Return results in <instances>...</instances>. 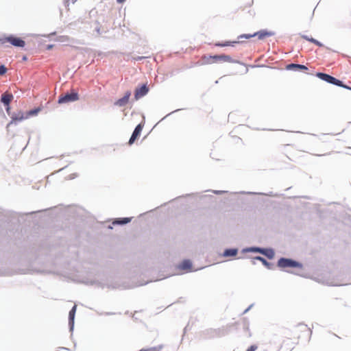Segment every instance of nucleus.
<instances>
[{"instance_id":"nucleus-7","label":"nucleus","mask_w":351,"mask_h":351,"mask_svg":"<svg viewBox=\"0 0 351 351\" xmlns=\"http://www.w3.org/2000/svg\"><path fill=\"white\" fill-rule=\"evenodd\" d=\"M149 91L147 83L138 84L134 90V99L138 101L146 96Z\"/></svg>"},{"instance_id":"nucleus-3","label":"nucleus","mask_w":351,"mask_h":351,"mask_svg":"<svg viewBox=\"0 0 351 351\" xmlns=\"http://www.w3.org/2000/svg\"><path fill=\"white\" fill-rule=\"evenodd\" d=\"M0 42L2 44L7 42L12 46L19 48H24L26 45L25 41L22 38L15 34H4L3 36H0Z\"/></svg>"},{"instance_id":"nucleus-61","label":"nucleus","mask_w":351,"mask_h":351,"mask_svg":"<svg viewBox=\"0 0 351 351\" xmlns=\"http://www.w3.org/2000/svg\"><path fill=\"white\" fill-rule=\"evenodd\" d=\"M247 72H248V69H246L245 73H247Z\"/></svg>"},{"instance_id":"nucleus-59","label":"nucleus","mask_w":351,"mask_h":351,"mask_svg":"<svg viewBox=\"0 0 351 351\" xmlns=\"http://www.w3.org/2000/svg\"><path fill=\"white\" fill-rule=\"evenodd\" d=\"M309 330H310V336H311V335H312V330H311V329H309Z\"/></svg>"},{"instance_id":"nucleus-40","label":"nucleus","mask_w":351,"mask_h":351,"mask_svg":"<svg viewBox=\"0 0 351 351\" xmlns=\"http://www.w3.org/2000/svg\"><path fill=\"white\" fill-rule=\"evenodd\" d=\"M253 306V304H250L244 311L243 313H246Z\"/></svg>"},{"instance_id":"nucleus-58","label":"nucleus","mask_w":351,"mask_h":351,"mask_svg":"<svg viewBox=\"0 0 351 351\" xmlns=\"http://www.w3.org/2000/svg\"><path fill=\"white\" fill-rule=\"evenodd\" d=\"M2 275H3V276H8V274L5 272V273H3V274H2Z\"/></svg>"},{"instance_id":"nucleus-13","label":"nucleus","mask_w":351,"mask_h":351,"mask_svg":"<svg viewBox=\"0 0 351 351\" xmlns=\"http://www.w3.org/2000/svg\"><path fill=\"white\" fill-rule=\"evenodd\" d=\"M131 95L132 93L130 90L126 91L121 98H119L114 101V105L119 107L125 106L130 101Z\"/></svg>"},{"instance_id":"nucleus-12","label":"nucleus","mask_w":351,"mask_h":351,"mask_svg":"<svg viewBox=\"0 0 351 351\" xmlns=\"http://www.w3.org/2000/svg\"><path fill=\"white\" fill-rule=\"evenodd\" d=\"M76 311H77V306L74 305V306H73V307L71 308V310L69 312L68 325H69V332H71V335L73 334V332L74 330L75 317Z\"/></svg>"},{"instance_id":"nucleus-6","label":"nucleus","mask_w":351,"mask_h":351,"mask_svg":"<svg viewBox=\"0 0 351 351\" xmlns=\"http://www.w3.org/2000/svg\"><path fill=\"white\" fill-rule=\"evenodd\" d=\"M253 253H258L265 256L269 260H272L275 257V250L271 247H264L254 245Z\"/></svg>"},{"instance_id":"nucleus-20","label":"nucleus","mask_w":351,"mask_h":351,"mask_svg":"<svg viewBox=\"0 0 351 351\" xmlns=\"http://www.w3.org/2000/svg\"><path fill=\"white\" fill-rule=\"evenodd\" d=\"M255 260H258L261 262L263 266H265L267 269H274V263L269 262L266 260L263 256H254Z\"/></svg>"},{"instance_id":"nucleus-36","label":"nucleus","mask_w":351,"mask_h":351,"mask_svg":"<svg viewBox=\"0 0 351 351\" xmlns=\"http://www.w3.org/2000/svg\"><path fill=\"white\" fill-rule=\"evenodd\" d=\"M54 47V45L53 44H48L46 45L45 47V49L46 50H51Z\"/></svg>"},{"instance_id":"nucleus-43","label":"nucleus","mask_w":351,"mask_h":351,"mask_svg":"<svg viewBox=\"0 0 351 351\" xmlns=\"http://www.w3.org/2000/svg\"><path fill=\"white\" fill-rule=\"evenodd\" d=\"M44 210H38V211H34V212H31V213H27L26 215H32V214H34V213H36L43 212V211H44Z\"/></svg>"},{"instance_id":"nucleus-15","label":"nucleus","mask_w":351,"mask_h":351,"mask_svg":"<svg viewBox=\"0 0 351 351\" xmlns=\"http://www.w3.org/2000/svg\"><path fill=\"white\" fill-rule=\"evenodd\" d=\"M253 35L254 36V37L257 36L259 40H263L267 37L274 36L275 32L273 31H269L267 29H263L253 33Z\"/></svg>"},{"instance_id":"nucleus-44","label":"nucleus","mask_w":351,"mask_h":351,"mask_svg":"<svg viewBox=\"0 0 351 351\" xmlns=\"http://www.w3.org/2000/svg\"><path fill=\"white\" fill-rule=\"evenodd\" d=\"M21 60H22V61L25 62V61H27L28 60V58H27V56L26 55H24V56H23Z\"/></svg>"},{"instance_id":"nucleus-60","label":"nucleus","mask_w":351,"mask_h":351,"mask_svg":"<svg viewBox=\"0 0 351 351\" xmlns=\"http://www.w3.org/2000/svg\"><path fill=\"white\" fill-rule=\"evenodd\" d=\"M67 166L64 167H62V169H61L60 171H62L63 169H64Z\"/></svg>"},{"instance_id":"nucleus-30","label":"nucleus","mask_w":351,"mask_h":351,"mask_svg":"<svg viewBox=\"0 0 351 351\" xmlns=\"http://www.w3.org/2000/svg\"><path fill=\"white\" fill-rule=\"evenodd\" d=\"M311 43H313L314 45L319 47H324V45L321 43L320 41H319L318 40L315 39L313 38V39L311 40Z\"/></svg>"},{"instance_id":"nucleus-23","label":"nucleus","mask_w":351,"mask_h":351,"mask_svg":"<svg viewBox=\"0 0 351 351\" xmlns=\"http://www.w3.org/2000/svg\"><path fill=\"white\" fill-rule=\"evenodd\" d=\"M14 99V96L12 93L8 95L3 94L1 97L0 101L3 106L10 104V101Z\"/></svg>"},{"instance_id":"nucleus-19","label":"nucleus","mask_w":351,"mask_h":351,"mask_svg":"<svg viewBox=\"0 0 351 351\" xmlns=\"http://www.w3.org/2000/svg\"><path fill=\"white\" fill-rule=\"evenodd\" d=\"M132 219V217H117L114 218L112 222V225L115 226H124L129 223Z\"/></svg>"},{"instance_id":"nucleus-34","label":"nucleus","mask_w":351,"mask_h":351,"mask_svg":"<svg viewBox=\"0 0 351 351\" xmlns=\"http://www.w3.org/2000/svg\"><path fill=\"white\" fill-rule=\"evenodd\" d=\"M258 348V346L256 344H252L249 346L245 351H256Z\"/></svg>"},{"instance_id":"nucleus-17","label":"nucleus","mask_w":351,"mask_h":351,"mask_svg":"<svg viewBox=\"0 0 351 351\" xmlns=\"http://www.w3.org/2000/svg\"><path fill=\"white\" fill-rule=\"evenodd\" d=\"M193 263L190 259H183L178 265V268L180 270H186L191 271Z\"/></svg>"},{"instance_id":"nucleus-63","label":"nucleus","mask_w":351,"mask_h":351,"mask_svg":"<svg viewBox=\"0 0 351 351\" xmlns=\"http://www.w3.org/2000/svg\"><path fill=\"white\" fill-rule=\"evenodd\" d=\"M191 194H186V196H189L191 195Z\"/></svg>"},{"instance_id":"nucleus-1","label":"nucleus","mask_w":351,"mask_h":351,"mask_svg":"<svg viewBox=\"0 0 351 351\" xmlns=\"http://www.w3.org/2000/svg\"><path fill=\"white\" fill-rule=\"evenodd\" d=\"M277 267H279L281 270L285 271L288 273L294 274L293 271L287 270L286 269H302L303 264L291 258L287 257H280L276 264Z\"/></svg>"},{"instance_id":"nucleus-49","label":"nucleus","mask_w":351,"mask_h":351,"mask_svg":"<svg viewBox=\"0 0 351 351\" xmlns=\"http://www.w3.org/2000/svg\"><path fill=\"white\" fill-rule=\"evenodd\" d=\"M252 258V263L253 265H256V261L257 260H255V259H254V257H252V258Z\"/></svg>"},{"instance_id":"nucleus-22","label":"nucleus","mask_w":351,"mask_h":351,"mask_svg":"<svg viewBox=\"0 0 351 351\" xmlns=\"http://www.w3.org/2000/svg\"><path fill=\"white\" fill-rule=\"evenodd\" d=\"M319 80L330 84L332 75L324 73V72H316L315 75Z\"/></svg>"},{"instance_id":"nucleus-46","label":"nucleus","mask_w":351,"mask_h":351,"mask_svg":"<svg viewBox=\"0 0 351 351\" xmlns=\"http://www.w3.org/2000/svg\"><path fill=\"white\" fill-rule=\"evenodd\" d=\"M148 283H149V281H145V282L139 283L137 286H143V285H147Z\"/></svg>"},{"instance_id":"nucleus-53","label":"nucleus","mask_w":351,"mask_h":351,"mask_svg":"<svg viewBox=\"0 0 351 351\" xmlns=\"http://www.w3.org/2000/svg\"><path fill=\"white\" fill-rule=\"evenodd\" d=\"M299 326H305L306 328L307 327V325H305V324H302V323H301V324H299Z\"/></svg>"},{"instance_id":"nucleus-8","label":"nucleus","mask_w":351,"mask_h":351,"mask_svg":"<svg viewBox=\"0 0 351 351\" xmlns=\"http://www.w3.org/2000/svg\"><path fill=\"white\" fill-rule=\"evenodd\" d=\"M18 214L12 211L0 212V226L3 223H14V220L17 219Z\"/></svg>"},{"instance_id":"nucleus-16","label":"nucleus","mask_w":351,"mask_h":351,"mask_svg":"<svg viewBox=\"0 0 351 351\" xmlns=\"http://www.w3.org/2000/svg\"><path fill=\"white\" fill-rule=\"evenodd\" d=\"M244 41L243 40H225V41H218L215 43V45L217 47H235L237 44H243Z\"/></svg>"},{"instance_id":"nucleus-57","label":"nucleus","mask_w":351,"mask_h":351,"mask_svg":"<svg viewBox=\"0 0 351 351\" xmlns=\"http://www.w3.org/2000/svg\"><path fill=\"white\" fill-rule=\"evenodd\" d=\"M108 229H112V226L111 225H109L108 227Z\"/></svg>"},{"instance_id":"nucleus-9","label":"nucleus","mask_w":351,"mask_h":351,"mask_svg":"<svg viewBox=\"0 0 351 351\" xmlns=\"http://www.w3.org/2000/svg\"><path fill=\"white\" fill-rule=\"evenodd\" d=\"M221 335V330L219 328H208L202 331L200 333V337L204 339L219 337Z\"/></svg>"},{"instance_id":"nucleus-24","label":"nucleus","mask_w":351,"mask_h":351,"mask_svg":"<svg viewBox=\"0 0 351 351\" xmlns=\"http://www.w3.org/2000/svg\"><path fill=\"white\" fill-rule=\"evenodd\" d=\"M330 84L343 88L346 84L342 80L337 79L335 77L332 76L331 78Z\"/></svg>"},{"instance_id":"nucleus-38","label":"nucleus","mask_w":351,"mask_h":351,"mask_svg":"<svg viewBox=\"0 0 351 351\" xmlns=\"http://www.w3.org/2000/svg\"><path fill=\"white\" fill-rule=\"evenodd\" d=\"M181 110V109H176V110L172 111L171 112H170V113H169L168 114H167L165 117H163V118L162 119V120L165 119L167 117H168L169 115H170V114H173V113H174V112H178V111H179V110Z\"/></svg>"},{"instance_id":"nucleus-28","label":"nucleus","mask_w":351,"mask_h":351,"mask_svg":"<svg viewBox=\"0 0 351 351\" xmlns=\"http://www.w3.org/2000/svg\"><path fill=\"white\" fill-rule=\"evenodd\" d=\"M253 250H254V245L253 246L245 247H243L241 250V253L242 254L253 253Z\"/></svg>"},{"instance_id":"nucleus-5","label":"nucleus","mask_w":351,"mask_h":351,"mask_svg":"<svg viewBox=\"0 0 351 351\" xmlns=\"http://www.w3.org/2000/svg\"><path fill=\"white\" fill-rule=\"evenodd\" d=\"M80 99L78 92L75 89H73L71 92H67L64 95H60L58 99V104H65L75 102Z\"/></svg>"},{"instance_id":"nucleus-26","label":"nucleus","mask_w":351,"mask_h":351,"mask_svg":"<svg viewBox=\"0 0 351 351\" xmlns=\"http://www.w3.org/2000/svg\"><path fill=\"white\" fill-rule=\"evenodd\" d=\"M162 348V346L151 347L148 348H142L139 351H160Z\"/></svg>"},{"instance_id":"nucleus-25","label":"nucleus","mask_w":351,"mask_h":351,"mask_svg":"<svg viewBox=\"0 0 351 351\" xmlns=\"http://www.w3.org/2000/svg\"><path fill=\"white\" fill-rule=\"evenodd\" d=\"M330 84L343 88L346 84L342 80L337 79L335 77L332 76L331 78Z\"/></svg>"},{"instance_id":"nucleus-42","label":"nucleus","mask_w":351,"mask_h":351,"mask_svg":"<svg viewBox=\"0 0 351 351\" xmlns=\"http://www.w3.org/2000/svg\"><path fill=\"white\" fill-rule=\"evenodd\" d=\"M266 66H267L265 64H257V65L252 66V67H266Z\"/></svg>"},{"instance_id":"nucleus-33","label":"nucleus","mask_w":351,"mask_h":351,"mask_svg":"<svg viewBox=\"0 0 351 351\" xmlns=\"http://www.w3.org/2000/svg\"><path fill=\"white\" fill-rule=\"evenodd\" d=\"M70 1H71L72 3H75L77 1V0H64V1H63V4H64V5L66 8L69 7V3H70Z\"/></svg>"},{"instance_id":"nucleus-21","label":"nucleus","mask_w":351,"mask_h":351,"mask_svg":"<svg viewBox=\"0 0 351 351\" xmlns=\"http://www.w3.org/2000/svg\"><path fill=\"white\" fill-rule=\"evenodd\" d=\"M43 110V106H38L36 108H34L33 109H31L29 110H27L25 112V117L27 119L36 117L38 115V114Z\"/></svg>"},{"instance_id":"nucleus-62","label":"nucleus","mask_w":351,"mask_h":351,"mask_svg":"<svg viewBox=\"0 0 351 351\" xmlns=\"http://www.w3.org/2000/svg\"><path fill=\"white\" fill-rule=\"evenodd\" d=\"M2 114H3V117H5V114H4V112H3V113H1Z\"/></svg>"},{"instance_id":"nucleus-32","label":"nucleus","mask_w":351,"mask_h":351,"mask_svg":"<svg viewBox=\"0 0 351 351\" xmlns=\"http://www.w3.org/2000/svg\"><path fill=\"white\" fill-rule=\"evenodd\" d=\"M299 34H300V37H301L302 38H303V39H304V40H307V41H309V42H311V40L313 39V37H309V36H307V35L302 34H301V33H300Z\"/></svg>"},{"instance_id":"nucleus-41","label":"nucleus","mask_w":351,"mask_h":351,"mask_svg":"<svg viewBox=\"0 0 351 351\" xmlns=\"http://www.w3.org/2000/svg\"><path fill=\"white\" fill-rule=\"evenodd\" d=\"M56 32H52L51 34H50L49 35H42V36L49 38V36H53V35H56Z\"/></svg>"},{"instance_id":"nucleus-50","label":"nucleus","mask_w":351,"mask_h":351,"mask_svg":"<svg viewBox=\"0 0 351 351\" xmlns=\"http://www.w3.org/2000/svg\"><path fill=\"white\" fill-rule=\"evenodd\" d=\"M241 193L254 194V193H252V192H247V193H245L244 191L241 192Z\"/></svg>"},{"instance_id":"nucleus-31","label":"nucleus","mask_w":351,"mask_h":351,"mask_svg":"<svg viewBox=\"0 0 351 351\" xmlns=\"http://www.w3.org/2000/svg\"><path fill=\"white\" fill-rule=\"evenodd\" d=\"M5 107V111H6V113L10 116L11 117L12 114H13V112H11V106L10 104L9 105H5L4 106Z\"/></svg>"},{"instance_id":"nucleus-52","label":"nucleus","mask_w":351,"mask_h":351,"mask_svg":"<svg viewBox=\"0 0 351 351\" xmlns=\"http://www.w3.org/2000/svg\"><path fill=\"white\" fill-rule=\"evenodd\" d=\"M252 3H253V0H252L251 3H250L248 4V6H249V7L252 6Z\"/></svg>"},{"instance_id":"nucleus-2","label":"nucleus","mask_w":351,"mask_h":351,"mask_svg":"<svg viewBox=\"0 0 351 351\" xmlns=\"http://www.w3.org/2000/svg\"><path fill=\"white\" fill-rule=\"evenodd\" d=\"M210 60H213V62L221 60V61H224V62H228L230 63H235V64H239L241 65L246 66L245 64L241 62L240 60H234L230 56L226 55V54H220V55L215 54V55H210L208 57L205 56V58L204 59V64H210L211 63Z\"/></svg>"},{"instance_id":"nucleus-37","label":"nucleus","mask_w":351,"mask_h":351,"mask_svg":"<svg viewBox=\"0 0 351 351\" xmlns=\"http://www.w3.org/2000/svg\"><path fill=\"white\" fill-rule=\"evenodd\" d=\"M77 177V173H72V174L69 175V179L70 180H73V179H74V178H75Z\"/></svg>"},{"instance_id":"nucleus-4","label":"nucleus","mask_w":351,"mask_h":351,"mask_svg":"<svg viewBox=\"0 0 351 351\" xmlns=\"http://www.w3.org/2000/svg\"><path fill=\"white\" fill-rule=\"evenodd\" d=\"M80 282L88 286H97L98 287H101V289L108 287L109 289H114L120 287V285L118 284L104 283L96 279H90L88 276L82 278Z\"/></svg>"},{"instance_id":"nucleus-18","label":"nucleus","mask_w":351,"mask_h":351,"mask_svg":"<svg viewBox=\"0 0 351 351\" xmlns=\"http://www.w3.org/2000/svg\"><path fill=\"white\" fill-rule=\"evenodd\" d=\"M239 249L237 247L225 248L221 254L223 257H236L238 254Z\"/></svg>"},{"instance_id":"nucleus-45","label":"nucleus","mask_w":351,"mask_h":351,"mask_svg":"<svg viewBox=\"0 0 351 351\" xmlns=\"http://www.w3.org/2000/svg\"><path fill=\"white\" fill-rule=\"evenodd\" d=\"M145 58V56H138L137 58H135V60H143Z\"/></svg>"},{"instance_id":"nucleus-56","label":"nucleus","mask_w":351,"mask_h":351,"mask_svg":"<svg viewBox=\"0 0 351 351\" xmlns=\"http://www.w3.org/2000/svg\"><path fill=\"white\" fill-rule=\"evenodd\" d=\"M0 112H1V113H3V109H2V108H1V106H0Z\"/></svg>"},{"instance_id":"nucleus-11","label":"nucleus","mask_w":351,"mask_h":351,"mask_svg":"<svg viewBox=\"0 0 351 351\" xmlns=\"http://www.w3.org/2000/svg\"><path fill=\"white\" fill-rule=\"evenodd\" d=\"M144 127V123H138L134 128L132 135L128 141V144L132 145L141 136Z\"/></svg>"},{"instance_id":"nucleus-47","label":"nucleus","mask_w":351,"mask_h":351,"mask_svg":"<svg viewBox=\"0 0 351 351\" xmlns=\"http://www.w3.org/2000/svg\"><path fill=\"white\" fill-rule=\"evenodd\" d=\"M126 0H116L117 3L119 4H123L125 2Z\"/></svg>"},{"instance_id":"nucleus-51","label":"nucleus","mask_w":351,"mask_h":351,"mask_svg":"<svg viewBox=\"0 0 351 351\" xmlns=\"http://www.w3.org/2000/svg\"><path fill=\"white\" fill-rule=\"evenodd\" d=\"M105 314L107 315H114V313H109V312H108V313H106Z\"/></svg>"},{"instance_id":"nucleus-54","label":"nucleus","mask_w":351,"mask_h":351,"mask_svg":"<svg viewBox=\"0 0 351 351\" xmlns=\"http://www.w3.org/2000/svg\"><path fill=\"white\" fill-rule=\"evenodd\" d=\"M61 349H62V350H66V351H68V350H69V349H68V348H62Z\"/></svg>"},{"instance_id":"nucleus-39","label":"nucleus","mask_w":351,"mask_h":351,"mask_svg":"<svg viewBox=\"0 0 351 351\" xmlns=\"http://www.w3.org/2000/svg\"><path fill=\"white\" fill-rule=\"evenodd\" d=\"M95 32H96L97 34H101L100 27L97 26V27L95 28Z\"/></svg>"},{"instance_id":"nucleus-10","label":"nucleus","mask_w":351,"mask_h":351,"mask_svg":"<svg viewBox=\"0 0 351 351\" xmlns=\"http://www.w3.org/2000/svg\"><path fill=\"white\" fill-rule=\"evenodd\" d=\"M11 120L8 123L7 128H9L12 125H17L19 122L27 119L25 112L21 110H18L17 112H13V114L10 117Z\"/></svg>"},{"instance_id":"nucleus-35","label":"nucleus","mask_w":351,"mask_h":351,"mask_svg":"<svg viewBox=\"0 0 351 351\" xmlns=\"http://www.w3.org/2000/svg\"><path fill=\"white\" fill-rule=\"evenodd\" d=\"M212 192L216 195H221L228 193L227 191L213 190Z\"/></svg>"},{"instance_id":"nucleus-55","label":"nucleus","mask_w":351,"mask_h":351,"mask_svg":"<svg viewBox=\"0 0 351 351\" xmlns=\"http://www.w3.org/2000/svg\"><path fill=\"white\" fill-rule=\"evenodd\" d=\"M186 329H187V326H186V327L184 328V334L186 332Z\"/></svg>"},{"instance_id":"nucleus-29","label":"nucleus","mask_w":351,"mask_h":351,"mask_svg":"<svg viewBox=\"0 0 351 351\" xmlns=\"http://www.w3.org/2000/svg\"><path fill=\"white\" fill-rule=\"evenodd\" d=\"M7 73V68L5 64H0V76L3 75Z\"/></svg>"},{"instance_id":"nucleus-14","label":"nucleus","mask_w":351,"mask_h":351,"mask_svg":"<svg viewBox=\"0 0 351 351\" xmlns=\"http://www.w3.org/2000/svg\"><path fill=\"white\" fill-rule=\"evenodd\" d=\"M285 69L287 71H308V69L304 64H297V63H291V64L286 65Z\"/></svg>"},{"instance_id":"nucleus-48","label":"nucleus","mask_w":351,"mask_h":351,"mask_svg":"<svg viewBox=\"0 0 351 351\" xmlns=\"http://www.w3.org/2000/svg\"><path fill=\"white\" fill-rule=\"evenodd\" d=\"M343 88L351 90V86H348L347 84H345V86Z\"/></svg>"},{"instance_id":"nucleus-27","label":"nucleus","mask_w":351,"mask_h":351,"mask_svg":"<svg viewBox=\"0 0 351 351\" xmlns=\"http://www.w3.org/2000/svg\"><path fill=\"white\" fill-rule=\"evenodd\" d=\"M254 37V36L253 35V34H242L238 36L237 38L239 40L241 39H250Z\"/></svg>"}]
</instances>
